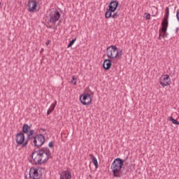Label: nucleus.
<instances>
[{
	"instance_id": "32",
	"label": "nucleus",
	"mask_w": 179,
	"mask_h": 179,
	"mask_svg": "<svg viewBox=\"0 0 179 179\" xmlns=\"http://www.w3.org/2000/svg\"><path fill=\"white\" fill-rule=\"evenodd\" d=\"M41 52H44V48H41V50L40 51V54H41Z\"/></svg>"
},
{
	"instance_id": "34",
	"label": "nucleus",
	"mask_w": 179,
	"mask_h": 179,
	"mask_svg": "<svg viewBox=\"0 0 179 179\" xmlns=\"http://www.w3.org/2000/svg\"><path fill=\"white\" fill-rule=\"evenodd\" d=\"M178 30H179L178 28H176V34L178 33Z\"/></svg>"
},
{
	"instance_id": "11",
	"label": "nucleus",
	"mask_w": 179,
	"mask_h": 179,
	"mask_svg": "<svg viewBox=\"0 0 179 179\" xmlns=\"http://www.w3.org/2000/svg\"><path fill=\"white\" fill-rule=\"evenodd\" d=\"M37 5H38V1L36 0L29 1L27 6L29 12H36V9H37Z\"/></svg>"
},
{
	"instance_id": "20",
	"label": "nucleus",
	"mask_w": 179,
	"mask_h": 179,
	"mask_svg": "<svg viewBox=\"0 0 179 179\" xmlns=\"http://www.w3.org/2000/svg\"><path fill=\"white\" fill-rule=\"evenodd\" d=\"M169 121H171V122L173 124H175V125H179V122L177 121V120L174 119V117H173V116H170L168 117Z\"/></svg>"
},
{
	"instance_id": "28",
	"label": "nucleus",
	"mask_w": 179,
	"mask_h": 179,
	"mask_svg": "<svg viewBox=\"0 0 179 179\" xmlns=\"http://www.w3.org/2000/svg\"><path fill=\"white\" fill-rule=\"evenodd\" d=\"M162 33H163V35H162L163 38H165V37H167V31L166 33L164 32H162Z\"/></svg>"
},
{
	"instance_id": "22",
	"label": "nucleus",
	"mask_w": 179,
	"mask_h": 179,
	"mask_svg": "<svg viewBox=\"0 0 179 179\" xmlns=\"http://www.w3.org/2000/svg\"><path fill=\"white\" fill-rule=\"evenodd\" d=\"M77 80H78V79L76 78V76H72V79L70 81V83H73L75 86L77 83Z\"/></svg>"
},
{
	"instance_id": "27",
	"label": "nucleus",
	"mask_w": 179,
	"mask_h": 179,
	"mask_svg": "<svg viewBox=\"0 0 179 179\" xmlns=\"http://www.w3.org/2000/svg\"><path fill=\"white\" fill-rule=\"evenodd\" d=\"M159 40H162V29H159Z\"/></svg>"
},
{
	"instance_id": "4",
	"label": "nucleus",
	"mask_w": 179,
	"mask_h": 179,
	"mask_svg": "<svg viewBox=\"0 0 179 179\" xmlns=\"http://www.w3.org/2000/svg\"><path fill=\"white\" fill-rule=\"evenodd\" d=\"M15 142L17 146H22V148H26L29 145V140L24 136L23 132L20 131L15 135Z\"/></svg>"
},
{
	"instance_id": "14",
	"label": "nucleus",
	"mask_w": 179,
	"mask_h": 179,
	"mask_svg": "<svg viewBox=\"0 0 179 179\" xmlns=\"http://www.w3.org/2000/svg\"><path fill=\"white\" fill-rule=\"evenodd\" d=\"M112 65H113V61H111L110 59H105L103 62V69L106 71H108V69H110V68H111Z\"/></svg>"
},
{
	"instance_id": "5",
	"label": "nucleus",
	"mask_w": 179,
	"mask_h": 179,
	"mask_svg": "<svg viewBox=\"0 0 179 179\" xmlns=\"http://www.w3.org/2000/svg\"><path fill=\"white\" fill-rule=\"evenodd\" d=\"M44 169L41 167L34 168L31 167L29 170V177L32 179H40L43 176Z\"/></svg>"
},
{
	"instance_id": "13",
	"label": "nucleus",
	"mask_w": 179,
	"mask_h": 179,
	"mask_svg": "<svg viewBox=\"0 0 179 179\" xmlns=\"http://www.w3.org/2000/svg\"><path fill=\"white\" fill-rule=\"evenodd\" d=\"M72 178V175L69 171H63L60 173V179H71Z\"/></svg>"
},
{
	"instance_id": "35",
	"label": "nucleus",
	"mask_w": 179,
	"mask_h": 179,
	"mask_svg": "<svg viewBox=\"0 0 179 179\" xmlns=\"http://www.w3.org/2000/svg\"><path fill=\"white\" fill-rule=\"evenodd\" d=\"M89 177H90V178H92V176L91 175H89Z\"/></svg>"
},
{
	"instance_id": "9",
	"label": "nucleus",
	"mask_w": 179,
	"mask_h": 179,
	"mask_svg": "<svg viewBox=\"0 0 179 179\" xmlns=\"http://www.w3.org/2000/svg\"><path fill=\"white\" fill-rule=\"evenodd\" d=\"M80 101L83 106L92 104V95L90 93H84L80 96Z\"/></svg>"
},
{
	"instance_id": "18",
	"label": "nucleus",
	"mask_w": 179,
	"mask_h": 179,
	"mask_svg": "<svg viewBox=\"0 0 179 179\" xmlns=\"http://www.w3.org/2000/svg\"><path fill=\"white\" fill-rule=\"evenodd\" d=\"M30 126L27 124H24L22 128V134H29V131H30Z\"/></svg>"
},
{
	"instance_id": "6",
	"label": "nucleus",
	"mask_w": 179,
	"mask_h": 179,
	"mask_svg": "<svg viewBox=\"0 0 179 179\" xmlns=\"http://www.w3.org/2000/svg\"><path fill=\"white\" fill-rule=\"evenodd\" d=\"M106 55L108 58L115 59L118 56V48L114 45L108 47L106 49Z\"/></svg>"
},
{
	"instance_id": "26",
	"label": "nucleus",
	"mask_w": 179,
	"mask_h": 179,
	"mask_svg": "<svg viewBox=\"0 0 179 179\" xmlns=\"http://www.w3.org/2000/svg\"><path fill=\"white\" fill-rule=\"evenodd\" d=\"M145 15H146L145 16L146 20H150V14L145 13Z\"/></svg>"
},
{
	"instance_id": "15",
	"label": "nucleus",
	"mask_w": 179,
	"mask_h": 179,
	"mask_svg": "<svg viewBox=\"0 0 179 179\" xmlns=\"http://www.w3.org/2000/svg\"><path fill=\"white\" fill-rule=\"evenodd\" d=\"M90 157L94 166H95V169H99V162H97V158H96L93 154H90Z\"/></svg>"
},
{
	"instance_id": "19",
	"label": "nucleus",
	"mask_w": 179,
	"mask_h": 179,
	"mask_svg": "<svg viewBox=\"0 0 179 179\" xmlns=\"http://www.w3.org/2000/svg\"><path fill=\"white\" fill-rule=\"evenodd\" d=\"M170 15V8L169 7H166L165 9V14H164V19H169V16Z\"/></svg>"
},
{
	"instance_id": "12",
	"label": "nucleus",
	"mask_w": 179,
	"mask_h": 179,
	"mask_svg": "<svg viewBox=\"0 0 179 179\" xmlns=\"http://www.w3.org/2000/svg\"><path fill=\"white\" fill-rule=\"evenodd\" d=\"M161 25L162 26V27L161 28V31L162 33H166L169 27V19L163 18Z\"/></svg>"
},
{
	"instance_id": "24",
	"label": "nucleus",
	"mask_w": 179,
	"mask_h": 179,
	"mask_svg": "<svg viewBox=\"0 0 179 179\" xmlns=\"http://www.w3.org/2000/svg\"><path fill=\"white\" fill-rule=\"evenodd\" d=\"M123 55H124V52H122V50H120V52H118V50H117V56L116 58H121V57H122Z\"/></svg>"
},
{
	"instance_id": "10",
	"label": "nucleus",
	"mask_w": 179,
	"mask_h": 179,
	"mask_svg": "<svg viewBox=\"0 0 179 179\" xmlns=\"http://www.w3.org/2000/svg\"><path fill=\"white\" fill-rule=\"evenodd\" d=\"M159 83L162 87H166V86H170L171 85V80H170V76L165 74L159 78Z\"/></svg>"
},
{
	"instance_id": "21",
	"label": "nucleus",
	"mask_w": 179,
	"mask_h": 179,
	"mask_svg": "<svg viewBox=\"0 0 179 179\" xmlns=\"http://www.w3.org/2000/svg\"><path fill=\"white\" fill-rule=\"evenodd\" d=\"M56 106H57V101H55V103L51 105L50 108L48 110L52 113V111H54V110H55Z\"/></svg>"
},
{
	"instance_id": "31",
	"label": "nucleus",
	"mask_w": 179,
	"mask_h": 179,
	"mask_svg": "<svg viewBox=\"0 0 179 179\" xmlns=\"http://www.w3.org/2000/svg\"><path fill=\"white\" fill-rule=\"evenodd\" d=\"M47 29H52L51 25H46Z\"/></svg>"
},
{
	"instance_id": "29",
	"label": "nucleus",
	"mask_w": 179,
	"mask_h": 179,
	"mask_svg": "<svg viewBox=\"0 0 179 179\" xmlns=\"http://www.w3.org/2000/svg\"><path fill=\"white\" fill-rule=\"evenodd\" d=\"M176 17H177V19L179 22V10H178L177 13H176Z\"/></svg>"
},
{
	"instance_id": "17",
	"label": "nucleus",
	"mask_w": 179,
	"mask_h": 179,
	"mask_svg": "<svg viewBox=\"0 0 179 179\" xmlns=\"http://www.w3.org/2000/svg\"><path fill=\"white\" fill-rule=\"evenodd\" d=\"M110 14H108L107 15V13H105V17L106 19H110V17H112L113 19H117V17H120V14H118V12H115L113 13H113H110V16H109Z\"/></svg>"
},
{
	"instance_id": "7",
	"label": "nucleus",
	"mask_w": 179,
	"mask_h": 179,
	"mask_svg": "<svg viewBox=\"0 0 179 179\" xmlns=\"http://www.w3.org/2000/svg\"><path fill=\"white\" fill-rule=\"evenodd\" d=\"M118 6H120V3L117 0L111 1L108 6V8H107L106 11V16H111V13L115 12Z\"/></svg>"
},
{
	"instance_id": "23",
	"label": "nucleus",
	"mask_w": 179,
	"mask_h": 179,
	"mask_svg": "<svg viewBox=\"0 0 179 179\" xmlns=\"http://www.w3.org/2000/svg\"><path fill=\"white\" fill-rule=\"evenodd\" d=\"M75 41H76V38H75L74 39H72V40L69 42L68 46H67V48H70V47L73 46V44H75Z\"/></svg>"
},
{
	"instance_id": "30",
	"label": "nucleus",
	"mask_w": 179,
	"mask_h": 179,
	"mask_svg": "<svg viewBox=\"0 0 179 179\" xmlns=\"http://www.w3.org/2000/svg\"><path fill=\"white\" fill-rule=\"evenodd\" d=\"M51 43V41L50 40H48L45 43L46 45H49L50 43Z\"/></svg>"
},
{
	"instance_id": "33",
	"label": "nucleus",
	"mask_w": 179,
	"mask_h": 179,
	"mask_svg": "<svg viewBox=\"0 0 179 179\" xmlns=\"http://www.w3.org/2000/svg\"><path fill=\"white\" fill-rule=\"evenodd\" d=\"M50 114H51V112L50 110L47 111V115H50Z\"/></svg>"
},
{
	"instance_id": "25",
	"label": "nucleus",
	"mask_w": 179,
	"mask_h": 179,
	"mask_svg": "<svg viewBox=\"0 0 179 179\" xmlns=\"http://www.w3.org/2000/svg\"><path fill=\"white\" fill-rule=\"evenodd\" d=\"M48 147L52 149V148H54V141H50L48 144Z\"/></svg>"
},
{
	"instance_id": "8",
	"label": "nucleus",
	"mask_w": 179,
	"mask_h": 179,
	"mask_svg": "<svg viewBox=\"0 0 179 179\" xmlns=\"http://www.w3.org/2000/svg\"><path fill=\"white\" fill-rule=\"evenodd\" d=\"M34 145L35 148H41L45 143V136L43 134H38L34 138Z\"/></svg>"
},
{
	"instance_id": "36",
	"label": "nucleus",
	"mask_w": 179,
	"mask_h": 179,
	"mask_svg": "<svg viewBox=\"0 0 179 179\" xmlns=\"http://www.w3.org/2000/svg\"><path fill=\"white\" fill-rule=\"evenodd\" d=\"M0 6H1V2H0Z\"/></svg>"
},
{
	"instance_id": "2",
	"label": "nucleus",
	"mask_w": 179,
	"mask_h": 179,
	"mask_svg": "<svg viewBox=\"0 0 179 179\" xmlns=\"http://www.w3.org/2000/svg\"><path fill=\"white\" fill-rule=\"evenodd\" d=\"M124 163H125V160L121 158H116L114 159L110 166L113 177H115L116 178H121V177H122V172H121V170L122 169Z\"/></svg>"
},
{
	"instance_id": "16",
	"label": "nucleus",
	"mask_w": 179,
	"mask_h": 179,
	"mask_svg": "<svg viewBox=\"0 0 179 179\" xmlns=\"http://www.w3.org/2000/svg\"><path fill=\"white\" fill-rule=\"evenodd\" d=\"M35 131L34 129H31L30 131H28L27 136V141H31V139H34L36 136H34Z\"/></svg>"
},
{
	"instance_id": "1",
	"label": "nucleus",
	"mask_w": 179,
	"mask_h": 179,
	"mask_svg": "<svg viewBox=\"0 0 179 179\" xmlns=\"http://www.w3.org/2000/svg\"><path fill=\"white\" fill-rule=\"evenodd\" d=\"M32 164H45L50 159H52V154L48 147H43L38 150H34L31 153Z\"/></svg>"
},
{
	"instance_id": "3",
	"label": "nucleus",
	"mask_w": 179,
	"mask_h": 179,
	"mask_svg": "<svg viewBox=\"0 0 179 179\" xmlns=\"http://www.w3.org/2000/svg\"><path fill=\"white\" fill-rule=\"evenodd\" d=\"M61 18V13L58 10H53L50 12L48 16H46L45 22L48 24L52 23V24H55L58 20Z\"/></svg>"
}]
</instances>
